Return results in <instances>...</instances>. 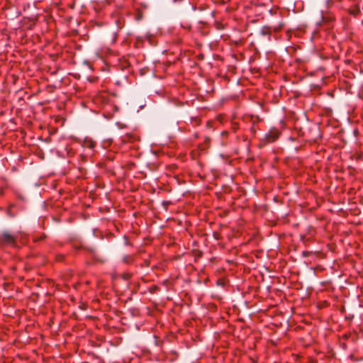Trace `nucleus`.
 I'll return each mask as SVG.
<instances>
[{"label": "nucleus", "mask_w": 363, "mask_h": 363, "mask_svg": "<svg viewBox=\"0 0 363 363\" xmlns=\"http://www.w3.org/2000/svg\"><path fill=\"white\" fill-rule=\"evenodd\" d=\"M279 135V131L277 130V129H273V130H270V132L267 135V137L268 138L269 142H273L277 138H278Z\"/></svg>", "instance_id": "f257e3e1"}, {"label": "nucleus", "mask_w": 363, "mask_h": 363, "mask_svg": "<svg viewBox=\"0 0 363 363\" xmlns=\"http://www.w3.org/2000/svg\"><path fill=\"white\" fill-rule=\"evenodd\" d=\"M352 14H353V15H356V14H357V12H356V11H353V12H352Z\"/></svg>", "instance_id": "7ed1b4c3"}, {"label": "nucleus", "mask_w": 363, "mask_h": 363, "mask_svg": "<svg viewBox=\"0 0 363 363\" xmlns=\"http://www.w3.org/2000/svg\"><path fill=\"white\" fill-rule=\"evenodd\" d=\"M3 240L4 242L9 244H13L14 242V238H13V236L8 233H4L3 235Z\"/></svg>", "instance_id": "f03ea898"}]
</instances>
